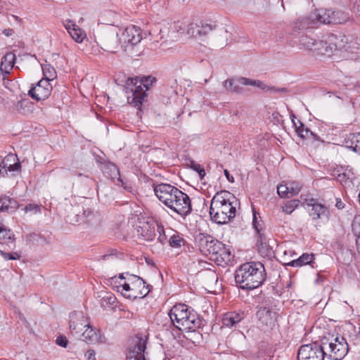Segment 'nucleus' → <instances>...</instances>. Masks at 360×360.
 Here are the masks:
<instances>
[{"label": "nucleus", "instance_id": "f8f14e48", "mask_svg": "<svg viewBox=\"0 0 360 360\" xmlns=\"http://www.w3.org/2000/svg\"><path fill=\"white\" fill-rule=\"evenodd\" d=\"M52 86L49 79H41L38 83L32 86L28 91V94L37 101L46 99L51 94Z\"/></svg>", "mask_w": 360, "mask_h": 360}, {"label": "nucleus", "instance_id": "09e8293b", "mask_svg": "<svg viewBox=\"0 0 360 360\" xmlns=\"http://www.w3.org/2000/svg\"><path fill=\"white\" fill-rule=\"evenodd\" d=\"M258 247V251L261 255L263 257L269 256L271 253V248L267 245L265 244H258L257 245Z\"/></svg>", "mask_w": 360, "mask_h": 360}, {"label": "nucleus", "instance_id": "e433bc0d", "mask_svg": "<svg viewBox=\"0 0 360 360\" xmlns=\"http://www.w3.org/2000/svg\"><path fill=\"white\" fill-rule=\"evenodd\" d=\"M288 188H289L288 192L290 197L297 195L302 187V185L298 181H289L287 183Z\"/></svg>", "mask_w": 360, "mask_h": 360}, {"label": "nucleus", "instance_id": "c756f323", "mask_svg": "<svg viewBox=\"0 0 360 360\" xmlns=\"http://www.w3.org/2000/svg\"><path fill=\"white\" fill-rule=\"evenodd\" d=\"M56 174L58 178L62 180H68L70 179H72L75 175L78 176H83L82 173L77 172L75 170L65 167H60L57 169Z\"/></svg>", "mask_w": 360, "mask_h": 360}, {"label": "nucleus", "instance_id": "dca6fc26", "mask_svg": "<svg viewBox=\"0 0 360 360\" xmlns=\"http://www.w3.org/2000/svg\"><path fill=\"white\" fill-rule=\"evenodd\" d=\"M88 321L82 312H75L70 316V329L72 335L80 337L83 329L88 326Z\"/></svg>", "mask_w": 360, "mask_h": 360}, {"label": "nucleus", "instance_id": "0e129e2a", "mask_svg": "<svg viewBox=\"0 0 360 360\" xmlns=\"http://www.w3.org/2000/svg\"><path fill=\"white\" fill-rule=\"evenodd\" d=\"M290 118H291V121H292V122L293 124V126L295 127V131H297V128H300L299 127V125H300L299 122H302L300 121L299 120H296L297 118H296L295 115H293V114L290 116Z\"/></svg>", "mask_w": 360, "mask_h": 360}, {"label": "nucleus", "instance_id": "49530a36", "mask_svg": "<svg viewBox=\"0 0 360 360\" xmlns=\"http://www.w3.org/2000/svg\"><path fill=\"white\" fill-rule=\"evenodd\" d=\"M0 255L5 259V260H10V259H20V255L16 252H6L3 250H0Z\"/></svg>", "mask_w": 360, "mask_h": 360}, {"label": "nucleus", "instance_id": "423d86ee", "mask_svg": "<svg viewBox=\"0 0 360 360\" xmlns=\"http://www.w3.org/2000/svg\"><path fill=\"white\" fill-rule=\"evenodd\" d=\"M68 220L71 224L85 223L91 226L100 225L102 217L99 212H94L89 207L85 208L79 205L73 206L67 215Z\"/></svg>", "mask_w": 360, "mask_h": 360}, {"label": "nucleus", "instance_id": "39448f33", "mask_svg": "<svg viewBox=\"0 0 360 360\" xmlns=\"http://www.w3.org/2000/svg\"><path fill=\"white\" fill-rule=\"evenodd\" d=\"M243 85L257 86L263 90L274 92H287L285 88L276 89L275 87H270L264 84V82L260 80L251 79L243 77L227 79L223 82V86L226 91L232 94H243L244 91L242 87Z\"/></svg>", "mask_w": 360, "mask_h": 360}, {"label": "nucleus", "instance_id": "864d4df0", "mask_svg": "<svg viewBox=\"0 0 360 360\" xmlns=\"http://www.w3.org/2000/svg\"><path fill=\"white\" fill-rule=\"evenodd\" d=\"M123 295L130 300H134L136 298H143V296L139 295V292L137 290H134L133 285H131V288L130 290L127 293H123Z\"/></svg>", "mask_w": 360, "mask_h": 360}, {"label": "nucleus", "instance_id": "6ab92c4d", "mask_svg": "<svg viewBox=\"0 0 360 360\" xmlns=\"http://www.w3.org/2000/svg\"><path fill=\"white\" fill-rule=\"evenodd\" d=\"M183 200H176L172 210L185 218L192 212V205L191 199L186 193L184 195Z\"/></svg>", "mask_w": 360, "mask_h": 360}, {"label": "nucleus", "instance_id": "603ef678", "mask_svg": "<svg viewBox=\"0 0 360 360\" xmlns=\"http://www.w3.org/2000/svg\"><path fill=\"white\" fill-rule=\"evenodd\" d=\"M156 232L158 233L159 236L158 237V240L162 244H165L167 240V236L165 233V230L163 226L158 224Z\"/></svg>", "mask_w": 360, "mask_h": 360}, {"label": "nucleus", "instance_id": "79ce46f5", "mask_svg": "<svg viewBox=\"0 0 360 360\" xmlns=\"http://www.w3.org/2000/svg\"><path fill=\"white\" fill-rule=\"evenodd\" d=\"M318 40L314 39L312 38H310L307 36H304L300 39V43L302 45H303L305 48L310 49V50H314V47L316 46V44Z\"/></svg>", "mask_w": 360, "mask_h": 360}, {"label": "nucleus", "instance_id": "a19ab883", "mask_svg": "<svg viewBox=\"0 0 360 360\" xmlns=\"http://www.w3.org/2000/svg\"><path fill=\"white\" fill-rule=\"evenodd\" d=\"M42 70L44 75L46 77L45 79H49V82L56 77V72L50 65H44L42 67Z\"/></svg>", "mask_w": 360, "mask_h": 360}, {"label": "nucleus", "instance_id": "ddd939ff", "mask_svg": "<svg viewBox=\"0 0 360 360\" xmlns=\"http://www.w3.org/2000/svg\"><path fill=\"white\" fill-rule=\"evenodd\" d=\"M141 39V30L135 25L127 27L120 37V41H122V46H127L129 44L134 46Z\"/></svg>", "mask_w": 360, "mask_h": 360}, {"label": "nucleus", "instance_id": "4468645a", "mask_svg": "<svg viewBox=\"0 0 360 360\" xmlns=\"http://www.w3.org/2000/svg\"><path fill=\"white\" fill-rule=\"evenodd\" d=\"M216 25L204 22H191L187 25L186 34L191 37H201L206 36L209 32L215 29Z\"/></svg>", "mask_w": 360, "mask_h": 360}, {"label": "nucleus", "instance_id": "37998d69", "mask_svg": "<svg viewBox=\"0 0 360 360\" xmlns=\"http://www.w3.org/2000/svg\"><path fill=\"white\" fill-rule=\"evenodd\" d=\"M17 160H18L17 155L10 153L8 155H6L4 159L1 158V164L2 165L3 169H6V168H8L9 163L15 162V161H17Z\"/></svg>", "mask_w": 360, "mask_h": 360}, {"label": "nucleus", "instance_id": "5701e85b", "mask_svg": "<svg viewBox=\"0 0 360 360\" xmlns=\"http://www.w3.org/2000/svg\"><path fill=\"white\" fill-rule=\"evenodd\" d=\"M128 281L131 283L134 290L139 292V295L145 297L150 292V285L143 278L135 275H130Z\"/></svg>", "mask_w": 360, "mask_h": 360}, {"label": "nucleus", "instance_id": "c9c22d12", "mask_svg": "<svg viewBox=\"0 0 360 360\" xmlns=\"http://www.w3.org/2000/svg\"><path fill=\"white\" fill-rule=\"evenodd\" d=\"M107 18H117V15L111 11H106L99 18V20H98L99 23L110 25H112L115 24V20H113L112 19H107Z\"/></svg>", "mask_w": 360, "mask_h": 360}, {"label": "nucleus", "instance_id": "473e14b6", "mask_svg": "<svg viewBox=\"0 0 360 360\" xmlns=\"http://www.w3.org/2000/svg\"><path fill=\"white\" fill-rule=\"evenodd\" d=\"M99 297H101L100 304L102 307L106 308L115 305L117 299L112 293L104 292L103 295H100Z\"/></svg>", "mask_w": 360, "mask_h": 360}, {"label": "nucleus", "instance_id": "13d9d810", "mask_svg": "<svg viewBox=\"0 0 360 360\" xmlns=\"http://www.w3.org/2000/svg\"><path fill=\"white\" fill-rule=\"evenodd\" d=\"M117 290L120 291V288H121V292L123 294V293H127L131 288V283L130 282L129 283H124L122 285H120V286H117Z\"/></svg>", "mask_w": 360, "mask_h": 360}, {"label": "nucleus", "instance_id": "6e6d98bb", "mask_svg": "<svg viewBox=\"0 0 360 360\" xmlns=\"http://www.w3.org/2000/svg\"><path fill=\"white\" fill-rule=\"evenodd\" d=\"M257 245L266 243V237L264 233L263 229H261L259 231H257Z\"/></svg>", "mask_w": 360, "mask_h": 360}, {"label": "nucleus", "instance_id": "f704fd0d", "mask_svg": "<svg viewBox=\"0 0 360 360\" xmlns=\"http://www.w3.org/2000/svg\"><path fill=\"white\" fill-rule=\"evenodd\" d=\"M71 37L77 43H80L84 39L86 34L78 26L72 28L69 32Z\"/></svg>", "mask_w": 360, "mask_h": 360}, {"label": "nucleus", "instance_id": "680f3d73", "mask_svg": "<svg viewBox=\"0 0 360 360\" xmlns=\"http://www.w3.org/2000/svg\"><path fill=\"white\" fill-rule=\"evenodd\" d=\"M188 333V336H187V338L188 339H195V340H198L199 339H201L202 338V335L197 332V330H195V333Z\"/></svg>", "mask_w": 360, "mask_h": 360}, {"label": "nucleus", "instance_id": "c03bdc74", "mask_svg": "<svg viewBox=\"0 0 360 360\" xmlns=\"http://www.w3.org/2000/svg\"><path fill=\"white\" fill-rule=\"evenodd\" d=\"M288 190L287 183L281 184L277 186V193L281 198H290Z\"/></svg>", "mask_w": 360, "mask_h": 360}, {"label": "nucleus", "instance_id": "2eb2a0df", "mask_svg": "<svg viewBox=\"0 0 360 360\" xmlns=\"http://www.w3.org/2000/svg\"><path fill=\"white\" fill-rule=\"evenodd\" d=\"M120 37L117 31L104 34L101 39V48L105 51L115 53L120 44L122 46V41H120Z\"/></svg>", "mask_w": 360, "mask_h": 360}, {"label": "nucleus", "instance_id": "e2e57ef3", "mask_svg": "<svg viewBox=\"0 0 360 360\" xmlns=\"http://www.w3.org/2000/svg\"><path fill=\"white\" fill-rule=\"evenodd\" d=\"M85 356L88 360H96V353L93 349H89L85 354Z\"/></svg>", "mask_w": 360, "mask_h": 360}, {"label": "nucleus", "instance_id": "4c0bfd02", "mask_svg": "<svg viewBox=\"0 0 360 360\" xmlns=\"http://www.w3.org/2000/svg\"><path fill=\"white\" fill-rule=\"evenodd\" d=\"M31 104L32 103L29 101V99L23 98L16 103L15 108L18 112L24 113L26 111L29 110Z\"/></svg>", "mask_w": 360, "mask_h": 360}, {"label": "nucleus", "instance_id": "c85d7f7f", "mask_svg": "<svg viewBox=\"0 0 360 360\" xmlns=\"http://www.w3.org/2000/svg\"><path fill=\"white\" fill-rule=\"evenodd\" d=\"M314 259V255L313 253H303L297 259H293L290 262L286 263V266L294 267L302 266L307 264H311Z\"/></svg>", "mask_w": 360, "mask_h": 360}, {"label": "nucleus", "instance_id": "bf43d9fd", "mask_svg": "<svg viewBox=\"0 0 360 360\" xmlns=\"http://www.w3.org/2000/svg\"><path fill=\"white\" fill-rule=\"evenodd\" d=\"M56 344L59 346L65 348L68 345V340L65 336L60 335L56 339Z\"/></svg>", "mask_w": 360, "mask_h": 360}, {"label": "nucleus", "instance_id": "cd10ccee", "mask_svg": "<svg viewBox=\"0 0 360 360\" xmlns=\"http://www.w3.org/2000/svg\"><path fill=\"white\" fill-rule=\"evenodd\" d=\"M316 44L314 51L321 55L330 56L333 53L334 50L338 49L336 44H328L326 41L321 40H318Z\"/></svg>", "mask_w": 360, "mask_h": 360}, {"label": "nucleus", "instance_id": "8fccbe9b", "mask_svg": "<svg viewBox=\"0 0 360 360\" xmlns=\"http://www.w3.org/2000/svg\"><path fill=\"white\" fill-rule=\"evenodd\" d=\"M337 181H338L342 186H349L351 179L348 174L346 173H341L338 174L336 176Z\"/></svg>", "mask_w": 360, "mask_h": 360}, {"label": "nucleus", "instance_id": "393cba45", "mask_svg": "<svg viewBox=\"0 0 360 360\" xmlns=\"http://www.w3.org/2000/svg\"><path fill=\"white\" fill-rule=\"evenodd\" d=\"M343 143L346 148H350L360 155V133L347 135Z\"/></svg>", "mask_w": 360, "mask_h": 360}, {"label": "nucleus", "instance_id": "bb28decb", "mask_svg": "<svg viewBox=\"0 0 360 360\" xmlns=\"http://www.w3.org/2000/svg\"><path fill=\"white\" fill-rule=\"evenodd\" d=\"M15 55L11 52L7 53L1 59V70L5 74H9L15 62Z\"/></svg>", "mask_w": 360, "mask_h": 360}, {"label": "nucleus", "instance_id": "72a5a7b5", "mask_svg": "<svg viewBox=\"0 0 360 360\" xmlns=\"http://www.w3.org/2000/svg\"><path fill=\"white\" fill-rule=\"evenodd\" d=\"M300 125L297 128L296 133L297 135L302 139H308L309 137H313L314 139L318 140L319 137L316 134L312 132L309 129L304 127V125L302 122H299Z\"/></svg>", "mask_w": 360, "mask_h": 360}, {"label": "nucleus", "instance_id": "7c9ffc66", "mask_svg": "<svg viewBox=\"0 0 360 360\" xmlns=\"http://www.w3.org/2000/svg\"><path fill=\"white\" fill-rule=\"evenodd\" d=\"M349 13L342 11H333V15H330L331 24L344 23L349 20Z\"/></svg>", "mask_w": 360, "mask_h": 360}, {"label": "nucleus", "instance_id": "6e6552de", "mask_svg": "<svg viewBox=\"0 0 360 360\" xmlns=\"http://www.w3.org/2000/svg\"><path fill=\"white\" fill-rule=\"evenodd\" d=\"M154 192L159 200L171 210L176 200L184 201V195L186 193L168 184H160L155 186Z\"/></svg>", "mask_w": 360, "mask_h": 360}, {"label": "nucleus", "instance_id": "7ed1b4c3", "mask_svg": "<svg viewBox=\"0 0 360 360\" xmlns=\"http://www.w3.org/2000/svg\"><path fill=\"white\" fill-rule=\"evenodd\" d=\"M231 193L227 191L217 192L210 206L211 220L217 224H226L236 217V209L231 202Z\"/></svg>", "mask_w": 360, "mask_h": 360}, {"label": "nucleus", "instance_id": "9b49d317", "mask_svg": "<svg viewBox=\"0 0 360 360\" xmlns=\"http://www.w3.org/2000/svg\"><path fill=\"white\" fill-rule=\"evenodd\" d=\"M330 15H333V10L318 9L311 13L309 18L300 20L302 28L309 27L311 22L313 24H331Z\"/></svg>", "mask_w": 360, "mask_h": 360}, {"label": "nucleus", "instance_id": "aec40b11", "mask_svg": "<svg viewBox=\"0 0 360 360\" xmlns=\"http://www.w3.org/2000/svg\"><path fill=\"white\" fill-rule=\"evenodd\" d=\"M244 318L245 314L243 311H229L224 314L222 324L226 328L236 327Z\"/></svg>", "mask_w": 360, "mask_h": 360}, {"label": "nucleus", "instance_id": "052dcab7", "mask_svg": "<svg viewBox=\"0 0 360 360\" xmlns=\"http://www.w3.org/2000/svg\"><path fill=\"white\" fill-rule=\"evenodd\" d=\"M64 26L69 33L70 31H71L72 28H75L77 25L73 21L70 20H67L64 23Z\"/></svg>", "mask_w": 360, "mask_h": 360}, {"label": "nucleus", "instance_id": "f03ea898", "mask_svg": "<svg viewBox=\"0 0 360 360\" xmlns=\"http://www.w3.org/2000/svg\"><path fill=\"white\" fill-rule=\"evenodd\" d=\"M265 269L259 262H250L240 265L236 271L235 281L243 290H253L265 280Z\"/></svg>", "mask_w": 360, "mask_h": 360}, {"label": "nucleus", "instance_id": "0eeeda50", "mask_svg": "<svg viewBox=\"0 0 360 360\" xmlns=\"http://www.w3.org/2000/svg\"><path fill=\"white\" fill-rule=\"evenodd\" d=\"M321 345L326 353V358L330 360H342L349 352V346L343 337H324L321 340Z\"/></svg>", "mask_w": 360, "mask_h": 360}, {"label": "nucleus", "instance_id": "a211bd4d", "mask_svg": "<svg viewBox=\"0 0 360 360\" xmlns=\"http://www.w3.org/2000/svg\"><path fill=\"white\" fill-rule=\"evenodd\" d=\"M134 88L130 89L131 95L127 96V101L129 104L140 108L146 94L141 85L136 86L134 84ZM126 93H129V87L126 88Z\"/></svg>", "mask_w": 360, "mask_h": 360}, {"label": "nucleus", "instance_id": "a878e982", "mask_svg": "<svg viewBox=\"0 0 360 360\" xmlns=\"http://www.w3.org/2000/svg\"><path fill=\"white\" fill-rule=\"evenodd\" d=\"M18 206V202L8 196L0 198V212H13Z\"/></svg>", "mask_w": 360, "mask_h": 360}, {"label": "nucleus", "instance_id": "2f4dec72", "mask_svg": "<svg viewBox=\"0 0 360 360\" xmlns=\"http://www.w3.org/2000/svg\"><path fill=\"white\" fill-rule=\"evenodd\" d=\"M14 241V234L10 229H5L0 226V243H13Z\"/></svg>", "mask_w": 360, "mask_h": 360}, {"label": "nucleus", "instance_id": "4be33fe9", "mask_svg": "<svg viewBox=\"0 0 360 360\" xmlns=\"http://www.w3.org/2000/svg\"><path fill=\"white\" fill-rule=\"evenodd\" d=\"M307 205L311 206V208L309 210V213L313 219L327 217L328 212L327 208L321 204L316 203L314 199L311 198L309 200Z\"/></svg>", "mask_w": 360, "mask_h": 360}, {"label": "nucleus", "instance_id": "ea45409f", "mask_svg": "<svg viewBox=\"0 0 360 360\" xmlns=\"http://www.w3.org/2000/svg\"><path fill=\"white\" fill-rule=\"evenodd\" d=\"M185 240L177 234H174L169 239V245L174 248H179L184 245Z\"/></svg>", "mask_w": 360, "mask_h": 360}, {"label": "nucleus", "instance_id": "3c124183", "mask_svg": "<svg viewBox=\"0 0 360 360\" xmlns=\"http://www.w3.org/2000/svg\"><path fill=\"white\" fill-rule=\"evenodd\" d=\"M21 169V165L19 162V160L18 159L15 162L13 163H9V165L8 166V168H6V176L8 175V172H20Z\"/></svg>", "mask_w": 360, "mask_h": 360}, {"label": "nucleus", "instance_id": "774afa93", "mask_svg": "<svg viewBox=\"0 0 360 360\" xmlns=\"http://www.w3.org/2000/svg\"><path fill=\"white\" fill-rule=\"evenodd\" d=\"M224 175L226 176V177L227 180H228L229 182H231V183L234 182V178H233V176H231V175L229 174V171H228L227 169H225V170L224 171Z\"/></svg>", "mask_w": 360, "mask_h": 360}, {"label": "nucleus", "instance_id": "9d476101", "mask_svg": "<svg viewBox=\"0 0 360 360\" xmlns=\"http://www.w3.org/2000/svg\"><path fill=\"white\" fill-rule=\"evenodd\" d=\"M146 348V340L141 336L131 339L127 349V360H146L144 352Z\"/></svg>", "mask_w": 360, "mask_h": 360}, {"label": "nucleus", "instance_id": "1a4fd4ad", "mask_svg": "<svg viewBox=\"0 0 360 360\" xmlns=\"http://www.w3.org/2000/svg\"><path fill=\"white\" fill-rule=\"evenodd\" d=\"M326 353L321 343L312 342L302 345L297 353V360H324Z\"/></svg>", "mask_w": 360, "mask_h": 360}, {"label": "nucleus", "instance_id": "69168bd1", "mask_svg": "<svg viewBox=\"0 0 360 360\" xmlns=\"http://www.w3.org/2000/svg\"><path fill=\"white\" fill-rule=\"evenodd\" d=\"M194 169L199 174L201 177L205 174L204 169L202 168L200 165H195Z\"/></svg>", "mask_w": 360, "mask_h": 360}, {"label": "nucleus", "instance_id": "20e7f679", "mask_svg": "<svg viewBox=\"0 0 360 360\" xmlns=\"http://www.w3.org/2000/svg\"><path fill=\"white\" fill-rule=\"evenodd\" d=\"M172 324L179 330L194 333L201 326V320L193 309L184 304L172 307L169 312Z\"/></svg>", "mask_w": 360, "mask_h": 360}, {"label": "nucleus", "instance_id": "58836bf2", "mask_svg": "<svg viewBox=\"0 0 360 360\" xmlns=\"http://www.w3.org/2000/svg\"><path fill=\"white\" fill-rule=\"evenodd\" d=\"M300 201L291 200L288 201L282 207L283 211L286 214H291L298 207Z\"/></svg>", "mask_w": 360, "mask_h": 360}, {"label": "nucleus", "instance_id": "4d7b16f0", "mask_svg": "<svg viewBox=\"0 0 360 360\" xmlns=\"http://www.w3.org/2000/svg\"><path fill=\"white\" fill-rule=\"evenodd\" d=\"M172 29L176 32H184L185 30V25L183 22H176L174 23Z\"/></svg>", "mask_w": 360, "mask_h": 360}, {"label": "nucleus", "instance_id": "412c9836", "mask_svg": "<svg viewBox=\"0 0 360 360\" xmlns=\"http://www.w3.org/2000/svg\"><path fill=\"white\" fill-rule=\"evenodd\" d=\"M87 328L82 332L81 336L83 337V340L86 343H103L105 342V337L100 333V331L96 332L90 326L89 323L86 326Z\"/></svg>", "mask_w": 360, "mask_h": 360}, {"label": "nucleus", "instance_id": "f3484780", "mask_svg": "<svg viewBox=\"0 0 360 360\" xmlns=\"http://www.w3.org/2000/svg\"><path fill=\"white\" fill-rule=\"evenodd\" d=\"M157 226L155 222H140L136 227L138 236L144 240L153 241L156 236Z\"/></svg>", "mask_w": 360, "mask_h": 360}, {"label": "nucleus", "instance_id": "5fc2aeb1", "mask_svg": "<svg viewBox=\"0 0 360 360\" xmlns=\"http://www.w3.org/2000/svg\"><path fill=\"white\" fill-rule=\"evenodd\" d=\"M257 214L259 215V217L260 218L259 214L257 213L255 210L253 209L252 226H253L254 229L256 230V231H259V230L263 229H262V223H261V221H258V219H257Z\"/></svg>", "mask_w": 360, "mask_h": 360}, {"label": "nucleus", "instance_id": "338daca9", "mask_svg": "<svg viewBox=\"0 0 360 360\" xmlns=\"http://www.w3.org/2000/svg\"><path fill=\"white\" fill-rule=\"evenodd\" d=\"M354 12L360 16V0H357L354 6Z\"/></svg>", "mask_w": 360, "mask_h": 360}, {"label": "nucleus", "instance_id": "f257e3e1", "mask_svg": "<svg viewBox=\"0 0 360 360\" xmlns=\"http://www.w3.org/2000/svg\"><path fill=\"white\" fill-rule=\"evenodd\" d=\"M195 240L200 252L218 265H227L234 257L229 247L210 235L200 233Z\"/></svg>", "mask_w": 360, "mask_h": 360}, {"label": "nucleus", "instance_id": "de8ad7c7", "mask_svg": "<svg viewBox=\"0 0 360 360\" xmlns=\"http://www.w3.org/2000/svg\"><path fill=\"white\" fill-rule=\"evenodd\" d=\"M23 210L26 213L32 212V214H39L41 212L40 206L36 204H28L23 208Z\"/></svg>", "mask_w": 360, "mask_h": 360}, {"label": "nucleus", "instance_id": "b1692460", "mask_svg": "<svg viewBox=\"0 0 360 360\" xmlns=\"http://www.w3.org/2000/svg\"><path fill=\"white\" fill-rule=\"evenodd\" d=\"M274 315L275 313L268 307H260L256 313V316L260 323L267 326H271L274 324Z\"/></svg>", "mask_w": 360, "mask_h": 360}, {"label": "nucleus", "instance_id": "a18cd8bd", "mask_svg": "<svg viewBox=\"0 0 360 360\" xmlns=\"http://www.w3.org/2000/svg\"><path fill=\"white\" fill-rule=\"evenodd\" d=\"M352 231L355 236H360V215L354 217L352 224Z\"/></svg>", "mask_w": 360, "mask_h": 360}]
</instances>
